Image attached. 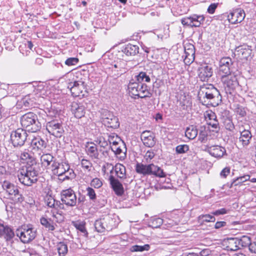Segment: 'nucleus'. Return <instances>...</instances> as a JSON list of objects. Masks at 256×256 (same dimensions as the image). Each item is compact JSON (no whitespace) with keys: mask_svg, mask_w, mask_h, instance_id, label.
Here are the masks:
<instances>
[{"mask_svg":"<svg viewBox=\"0 0 256 256\" xmlns=\"http://www.w3.org/2000/svg\"><path fill=\"white\" fill-rule=\"evenodd\" d=\"M2 192L6 195V198L12 200L14 203H22L24 200V196L20 192L18 186L5 180L0 182Z\"/></svg>","mask_w":256,"mask_h":256,"instance_id":"7ed1b4c3","label":"nucleus"},{"mask_svg":"<svg viewBox=\"0 0 256 256\" xmlns=\"http://www.w3.org/2000/svg\"><path fill=\"white\" fill-rule=\"evenodd\" d=\"M81 166L83 168L90 172L92 164L90 160L83 158L81 160Z\"/></svg>","mask_w":256,"mask_h":256,"instance_id":"8fccbe9b","label":"nucleus"},{"mask_svg":"<svg viewBox=\"0 0 256 256\" xmlns=\"http://www.w3.org/2000/svg\"><path fill=\"white\" fill-rule=\"evenodd\" d=\"M199 219L206 222H214L216 220L214 216L210 214L201 215L199 216Z\"/></svg>","mask_w":256,"mask_h":256,"instance_id":"864d4df0","label":"nucleus"},{"mask_svg":"<svg viewBox=\"0 0 256 256\" xmlns=\"http://www.w3.org/2000/svg\"><path fill=\"white\" fill-rule=\"evenodd\" d=\"M207 124L211 127L212 128V132L216 133H218L219 132L220 130V126L217 118L213 120L208 121Z\"/></svg>","mask_w":256,"mask_h":256,"instance_id":"49530a36","label":"nucleus"},{"mask_svg":"<svg viewBox=\"0 0 256 256\" xmlns=\"http://www.w3.org/2000/svg\"><path fill=\"white\" fill-rule=\"evenodd\" d=\"M212 75V68L208 66L202 67L199 69L198 77L202 82L208 81Z\"/></svg>","mask_w":256,"mask_h":256,"instance_id":"b1692460","label":"nucleus"},{"mask_svg":"<svg viewBox=\"0 0 256 256\" xmlns=\"http://www.w3.org/2000/svg\"><path fill=\"white\" fill-rule=\"evenodd\" d=\"M184 62L186 64L192 63L194 60L195 48L191 44H186L184 46Z\"/></svg>","mask_w":256,"mask_h":256,"instance_id":"f3484780","label":"nucleus"},{"mask_svg":"<svg viewBox=\"0 0 256 256\" xmlns=\"http://www.w3.org/2000/svg\"><path fill=\"white\" fill-rule=\"evenodd\" d=\"M86 146L88 154L92 158L98 159L99 153L96 144L92 142H88Z\"/></svg>","mask_w":256,"mask_h":256,"instance_id":"bb28decb","label":"nucleus"},{"mask_svg":"<svg viewBox=\"0 0 256 256\" xmlns=\"http://www.w3.org/2000/svg\"><path fill=\"white\" fill-rule=\"evenodd\" d=\"M154 175L159 178H164L166 174L163 170L159 166L153 164H150V176Z\"/></svg>","mask_w":256,"mask_h":256,"instance_id":"c85d7f7f","label":"nucleus"},{"mask_svg":"<svg viewBox=\"0 0 256 256\" xmlns=\"http://www.w3.org/2000/svg\"><path fill=\"white\" fill-rule=\"evenodd\" d=\"M114 172L118 178L121 180H124L126 178V170L123 164H116L114 166Z\"/></svg>","mask_w":256,"mask_h":256,"instance_id":"2f4dec72","label":"nucleus"},{"mask_svg":"<svg viewBox=\"0 0 256 256\" xmlns=\"http://www.w3.org/2000/svg\"><path fill=\"white\" fill-rule=\"evenodd\" d=\"M56 168H54L52 171L54 174H57L58 176H62L66 174L70 168L68 164H60L58 162L56 163Z\"/></svg>","mask_w":256,"mask_h":256,"instance_id":"7c9ffc66","label":"nucleus"},{"mask_svg":"<svg viewBox=\"0 0 256 256\" xmlns=\"http://www.w3.org/2000/svg\"><path fill=\"white\" fill-rule=\"evenodd\" d=\"M238 238H230L224 240L222 242L224 250L228 251L234 252L239 250L238 246Z\"/></svg>","mask_w":256,"mask_h":256,"instance_id":"4be33fe9","label":"nucleus"},{"mask_svg":"<svg viewBox=\"0 0 256 256\" xmlns=\"http://www.w3.org/2000/svg\"><path fill=\"white\" fill-rule=\"evenodd\" d=\"M222 80L226 94H232L238 86L236 76L230 74L226 76H222Z\"/></svg>","mask_w":256,"mask_h":256,"instance_id":"f8f14e48","label":"nucleus"},{"mask_svg":"<svg viewBox=\"0 0 256 256\" xmlns=\"http://www.w3.org/2000/svg\"><path fill=\"white\" fill-rule=\"evenodd\" d=\"M20 124L24 130L31 132L39 131L42 127L40 120L32 112L26 113L20 118Z\"/></svg>","mask_w":256,"mask_h":256,"instance_id":"20e7f679","label":"nucleus"},{"mask_svg":"<svg viewBox=\"0 0 256 256\" xmlns=\"http://www.w3.org/2000/svg\"><path fill=\"white\" fill-rule=\"evenodd\" d=\"M236 54L242 60H248L252 58L251 46L247 45L237 47L236 49Z\"/></svg>","mask_w":256,"mask_h":256,"instance_id":"a211bd4d","label":"nucleus"},{"mask_svg":"<svg viewBox=\"0 0 256 256\" xmlns=\"http://www.w3.org/2000/svg\"><path fill=\"white\" fill-rule=\"evenodd\" d=\"M228 210L225 208H222L213 212L212 214L214 216H219L226 214L228 212Z\"/></svg>","mask_w":256,"mask_h":256,"instance_id":"69168bd1","label":"nucleus"},{"mask_svg":"<svg viewBox=\"0 0 256 256\" xmlns=\"http://www.w3.org/2000/svg\"><path fill=\"white\" fill-rule=\"evenodd\" d=\"M16 235L24 244L32 240L36 236V230L30 226H24L16 230Z\"/></svg>","mask_w":256,"mask_h":256,"instance_id":"0eeeda50","label":"nucleus"},{"mask_svg":"<svg viewBox=\"0 0 256 256\" xmlns=\"http://www.w3.org/2000/svg\"><path fill=\"white\" fill-rule=\"evenodd\" d=\"M57 250L60 256H64L68 252L67 246L63 242L58 244Z\"/></svg>","mask_w":256,"mask_h":256,"instance_id":"de8ad7c7","label":"nucleus"},{"mask_svg":"<svg viewBox=\"0 0 256 256\" xmlns=\"http://www.w3.org/2000/svg\"><path fill=\"white\" fill-rule=\"evenodd\" d=\"M87 196H89L90 200H94L96 199V194L94 190L88 187L86 188Z\"/></svg>","mask_w":256,"mask_h":256,"instance_id":"052dcab7","label":"nucleus"},{"mask_svg":"<svg viewBox=\"0 0 256 256\" xmlns=\"http://www.w3.org/2000/svg\"><path fill=\"white\" fill-rule=\"evenodd\" d=\"M154 175L159 178H164L166 174L163 170L159 166L153 164H150V176Z\"/></svg>","mask_w":256,"mask_h":256,"instance_id":"c756f323","label":"nucleus"},{"mask_svg":"<svg viewBox=\"0 0 256 256\" xmlns=\"http://www.w3.org/2000/svg\"><path fill=\"white\" fill-rule=\"evenodd\" d=\"M56 200L51 196H47L46 198V203L50 208H55Z\"/></svg>","mask_w":256,"mask_h":256,"instance_id":"680f3d73","label":"nucleus"},{"mask_svg":"<svg viewBox=\"0 0 256 256\" xmlns=\"http://www.w3.org/2000/svg\"><path fill=\"white\" fill-rule=\"evenodd\" d=\"M28 134L24 128H18L12 132L10 140L14 147L23 146L27 140Z\"/></svg>","mask_w":256,"mask_h":256,"instance_id":"1a4fd4ad","label":"nucleus"},{"mask_svg":"<svg viewBox=\"0 0 256 256\" xmlns=\"http://www.w3.org/2000/svg\"><path fill=\"white\" fill-rule=\"evenodd\" d=\"M40 222L48 230L53 231L55 229L54 222L50 218L42 217L40 218Z\"/></svg>","mask_w":256,"mask_h":256,"instance_id":"c9c22d12","label":"nucleus"},{"mask_svg":"<svg viewBox=\"0 0 256 256\" xmlns=\"http://www.w3.org/2000/svg\"><path fill=\"white\" fill-rule=\"evenodd\" d=\"M79 60L77 58H70L66 60L64 64L68 66H72L77 64Z\"/></svg>","mask_w":256,"mask_h":256,"instance_id":"6e6d98bb","label":"nucleus"},{"mask_svg":"<svg viewBox=\"0 0 256 256\" xmlns=\"http://www.w3.org/2000/svg\"><path fill=\"white\" fill-rule=\"evenodd\" d=\"M190 20L192 24L194 22H204L205 20V18L203 15H198V14H192L190 16Z\"/></svg>","mask_w":256,"mask_h":256,"instance_id":"3c124183","label":"nucleus"},{"mask_svg":"<svg viewBox=\"0 0 256 256\" xmlns=\"http://www.w3.org/2000/svg\"><path fill=\"white\" fill-rule=\"evenodd\" d=\"M232 61L230 57H224L219 62V72L222 76L230 74Z\"/></svg>","mask_w":256,"mask_h":256,"instance_id":"4468645a","label":"nucleus"},{"mask_svg":"<svg viewBox=\"0 0 256 256\" xmlns=\"http://www.w3.org/2000/svg\"><path fill=\"white\" fill-rule=\"evenodd\" d=\"M245 16L244 11L240 8H238L230 13L228 16V20L231 24H236L242 22Z\"/></svg>","mask_w":256,"mask_h":256,"instance_id":"dca6fc26","label":"nucleus"},{"mask_svg":"<svg viewBox=\"0 0 256 256\" xmlns=\"http://www.w3.org/2000/svg\"><path fill=\"white\" fill-rule=\"evenodd\" d=\"M60 200L64 204L69 206H76L77 203L76 194L71 188L62 190L61 192Z\"/></svg>","mask_w":256,"mask_h":256,"instance_id":"9b49d317","label":"nucleus"},{"mask_svg":"<svg viewBox=\"0 0 256 256\" xmlns=\"http://www.w3.org/2000/svg\"><path fill=\"white\" fill-rule=\"evenodd\" d=\"M208 134L206 131L200 130L198 136V140L201 142L204 143L207 141Z\"/></svg>","mask_w":256,"mask_h":256,"instance_id":"e2e57ef3","label":"nucleus"},{"mask_svg":"<svg viewBox=\"0 0 256 256\" xmlns=\"http://www.w3.org/2000/svg\"><path fill=\"white\" fill-rule=\"evenodd\" d=\"M163 223V220L161 218H154L150 222V226L152 228H159Z\"/></svg>","mask_w":256,"mask_h":256,"instance_id":"603ef678","label":"nucleus"},{"mask_svg":"<svg viewBox=\"0 0 256 256\" xmlns=\"http://www.w3.org/2000/svg\"><path fill=\"white\" fill-rule=\"evenodd\" d=\"M46 130L50 134L56 138H60L64 132L62 123L57 120L48 122L46 124Z\"/></svg>","mask_w":256,"mask_h":256,"instance_id":"9d476101","label":"nucleus"},{"mask_svg":"<svg viewBox=\"0 0 256 256\" xmlns=\"http://www.w3.org/2000/svg\"><path fill=\"white\" fill-rule=\"evenodd\" d=\"M189 150V146L187 144H180L176 148V152L178 154L186 153Z\"/></svg>","mask_w":256,"mask_h":256,"instance_id":"09e8293b","label":"nucleus"},{"mask_svg":"<svg viewBox=\"0 0 256 256\" xmlns=\"http://www.w3.org/2000/svg\"><path fill=\"white\" fill-rule=\"evenodd\" d=\"M104 224L106 227V230L110 231L112 230L114 227L113 223L114 222V220L110 216H106V217L102 218Z\"/></svg>","mask_w":256,"mask_h":256,"instance_id":"ea45409f","label":"nucleus"},{"mask_svg":"<svg viewBox=\"0 0 256 256\" xmlns=\"http://www.w3.org/2000/svg\"><path fill=\"white\" fill-rule=\"evenodd\" d=\"M229 115V111L224 110L221 112L220 118L226 130L230 132H233L235 127L232 119Z\"/></svg>","mask_w":256,"mask_h":256,"instance_id":"aec40b11","label":"nucleus"},{"mask_svg":"<svg viewBox=\"0 0 256 256\" xmlns=\"http://www.w3.org/2000/svg\"><path fill=\"white\" fill-rule=\"evenodd\" d=\"M250 175H244L242 176H240L238 178H237L236 179L234 180L233 182H232L230 188H232V185L234 186H238L239 184H242L244 182H246L248 180H250Z\"/></svg>","mask_w":256,"mask_h":256,"instance_id":"37998d69","label":"nucleus"},{"mask_svg":"<svg viewBox=\"0 0 256 256\" xmlns=\"http://www.w3.org/2000/svg\"><path fill=\"white\" fill-rule=\"evenodd\" d=\"M136 170L138 174L144 176H150V164H144L142 163H138L136 166Z\"/></svg>","mask_w":256,"mask_h":256,"instance_id":"72a5a7b5","label":"nucleus"},{"mask_svg":"<svg viewBox=\"0 0 256 256\" xmlns=\"http://www.w3.org/2000/svg\"><path fill=\"white\" fill-rule=\"evenodd\" d=\"M122 52L127 56H133L138 53L139 48L137 45L128 44L122 48Z\"/></svg>","mask_w":256,"mask_h":256,"instance_id":"a878e982","label":"nucleus"},{"mask_svg":"<svg viewBox=\"0 0 256 256\" xmlns=\"http://www.w3.org/2000/svg\"><path fill=\"white\" fill-rule=\"evenodd\" d=\"M42 166L52 171L56 168V159L50 154H44L40 156Z\"/></svg>","mask_w":256,"mask_h":256,"instance_id":"2eb2a0df","label":"nucleus"},{"mask_svg":"<svg viewBox=\"0 0 256 256\" xmlns=\"http://www.w3.org/2000/svg\"><path fill=\"white\" fill-rule=\"evenodd\" d=\"M141 140L142 142L148 148H152L154 146L156 142L154 134H152L151 136H149L148 138L142 139Z\"/></svg>","mask_w":256,"mask_h":256,"instance_id":"58836bf2","label":"nucleus"},{"mask_svg":"<svg viewBox=\"0 0 256 256\" xmlns=\"http://www.w3.org/2000/svg\"><path fill=\"white\" fill-rule=\"evenodd\" d=\"M102 185V182L98 178H94L90 182V186L96 188H100Z\"/></svg>","mask_w":256,"mask_h":256,"instance_id":"13d9d810","label":"nucleus"},{"mask_svg":"<svg viewBox=\"0 0 256 256\" xmlns=\"http://www.w3.org/2000/svg\"><path fill=\"white\" fill-rule=\"evenodd\" d=\"M74 114L76 118H80L85 114V108L84 106H78L74 110Z\"/></svg>","mask_w":256,"mask_h":256,"instance_id":"c03bdc74","label":"nucleus"},{"mask_svg":"<svg viewBox=\"0 0 256 256\" xmlns=\"http://www.w3.org/2000/svg\"><path fill=\"white\" fill-rule=\"evenodd\" d=\"M130 62H126L124 60H119L114 61L109 69L111 71L110 74L114 78H118L126 73L132 66L128 65Z\"/></svg>","mask_w":256,"mask_h":256,"instance_id":"423d86ee","label":"nucleus"},{"mask_svg":"<svg viewBox=\"0 0 256 256\" xmlns=\"http://www.w3.org/2000/svg\"><path fill=\"white\" fill-rule=\"evenodd\" d=\"M108 143L112 144V146L118 145L120 138L118 136L115 137L114 136H110L108 139Z\"/></svg>","mask_w":256,"mask_h":256,"instance_id":"bf43d9fd","label":"nucleus"},{"mask_svg":"<svg viewBox=\"0 0 256 256\" xmlns=\"http://www.w3.org/2000/svg\"><path fill=\"white\" fill-rule=\"evenodd\" d=\"M251 238L250 236H242L240 238H238V246L239 250L242 248H246L250 244Z\"/></svg>","mask_w":256,"mask_h":256,"instance_id":"4c0bfd02","label":"nucleus"},{"mask_svg":"<svg viewBox=\"0 0 256 256\" xmlns=\"http://www.w3.org/2000/svg\"><path fill=\"white\" fill-rule=\"evenodd\" d=\"M178 102L180 106L184 110L190 108L192 106V98L188 94H180L179 97Z\"/></svg>","mask_w":256,"mask_h":256,"instance_id":"393cba45","label":"nucleus"},{"mask_svg":"<svg viewBox=\"0 0 256 256\" xmlns=\"http://www.w3.org/2000/svg\"><path fill=\"white\" fill-rule=\"evenodd\" d=\"M14 236V233L10 227L0 224V237L8 241L12 239Z\"/></svg>","mask_w":256,"mask_h":256,"instance_id":"5701e85b","label":"nucleus"},{"mask_svg":"<svg viewBox=\"0 0 256 256\" xmlns=\"http://www.w3.org/2000/svg\"><path fill=\"white\" fill-rule=\"evenodd\" d=\"M206 150L212 156L222 158L226 154V150L224 147L216 146H206Z\"/></svg>","mask_w":256,"mask_h":256,"instance_id":"6ab92c4d","label":"nucleus"},{"mask_svg":"<svg viewBox=\"0 0 256 256\" xmlns=\"http://www.w3.org/2000/svg\"><path fill=\"white\" fill-rule=\"evenodd\" d=\"M31 146L34 149L42 150L46 147V143L40 137H36L32 140Z\"/></svg>","mask_w":256,"mask_h":256,"instance_id":"473e14b6","label":"nucleus"},{"mask_svg":"<svg viewBox=\"0 0 256 256\" xmlns=\"http://www.w3.org/2000/svg\"><path fill=\"white\" fill-rule=\"evenodd\" d=\"M198 132L197 128L195 126H191L186 128L185 136L188 139L193 140L197 136Z\"/></svg>","mask_w":256,"mask_h":256,"instance_id":"e433bc0d","label":"nucleus"},{"mask_svg":"<svg viewBox=\"0 0 256 256\" xmlns=\"http://www.w3.org/2000/svg\"><path fill=\"white\" fill-rule=\"evenodd\" d=\"M109 181L110 186L117 196H122L124 192V188L122 183L113 175H110Z\"/></svg>","mask_w":256,"mask_h":256,"instance_id":"412c9836","label":"nucleus"},{"mask_svg":"<svg viewBox=\"0 0 256 256\" xmlns=\"http://www.w3.org/2000/svg\"><path fill=\"white\" fill-rule=\"evenodd\" d=\"M136 80L139 82H150V78L146 72H141L138 75L136 76Z\"/></svg>","mask_w":256,"mask_h":256,"instance_id":"a19ab883","label":"nucleus"},{"mask_svg":"<svg viewBox=\"0 0 256 256\" xmlns=\"http://www.w3.org/2000/svg\"><path fill=\"white\" fill-rule=\"evenodd\" d=\"M74 226L76 228L83 233L84 235L85 236H87L88 234L86 232L85 226L84 224L78 223L74 224Z\"/></svg>","mask_w":256,"mask_h":256,"instance_id":"4d7b16f0","label":"nucleus"},{"mask_svg":"<svg viewBox=\"0 0 256 256\" xmlns=\"http://www.w3.org/2000/svg\"><path fill=\"white\" fill-rule=\"evenodd\" d=\"M20 158L26 161L27 164L25 168L18 171V180L22 184L30 186L38 181L37 176L41 170L40 164L36 162L32 153L26 150L22 152Z\"/></svg>","mask_w":256,"mask_h":256,"instance_id":"f257e3e1","label":"nucleus"},{"mask_svg":"<svg viewBox=\"0 0 256 256\" xmlns=\"http://www.w3.org/2000/svg\"><path fill=\"white\" fill-rule=\"evenodd\" d=\"M181 23L184 26L192 27V24L190 22V16L182 18Z\"/></svg>","mask_w":256,"mask_h":256,"instance_id":"0e129e2a","label":"nucleus"},{"mask_svg":"<svg viewBox=\"0 0 256 256\" xmlns=\"http://www.w3.org/2000/svg\"><path fill=\"white\" fill-rule=\"evenodd\" d=\"M128 90L130 94L136 96L138 98H146L151 97L152 94L148 88L146 84L131 80L128 84Z\"/></svg>","mask_w":256,"mask_h":256,"instance_id":"39448f33","label":"nucleus"},{"mask_svg":"<svg viewBox=\"0 0 256 256\" xmlns=\"http://www.w3.org/2000/svg\"><path fill=\"white\" fill-rule=\"evenodd\" d=\"M101 118L103 124L108 128L116 129L120 126L118 118L107 110H102Z\"/></svg>","mask_w":256,"mask_h":256,"instance_id":"6e6552de","label":"nucleus"},{"mask_svg":"<svg viewBox=\"0 0 256 256\" xmlns=\"http://www.w3.org/2000/svg\"><path fill=\"white\" fill-rule=\"evenodd\" d=\"M94 228L98 232H104L106 228L104 226L102 218L96 220L94 222Z\"/></svg>","mask_w":256,"mask_h":256,"instance_id":"a18cd8bd","label":"nucleus"},{"mask_svg":"<svg viewBox=\"0 0 256 256\" xmlns=\"http://www.w3.org/2000/svg\"><path fill=\"white\" fill-rule=\"evenodd\" d=\"M22 102L25 107L34 106L38 103L36 98L32 94L26 96L22 98Z\"/></svg>","mask_w":256,"mask_h":256,"instance_id":"f704fd0d","label":"nucleus"},{"mask_svg":"<svg viewBox=\"0 0 256 256\" xmlns=\"http://www.w3.org/2000/svg\"><path fill=\"white\" fill-rule=\"evenodd\" d=\"M68 88L70 90L73 96H84V94H82V93L85 88V84L84 82L82 80H74L69 82L68 84Z\"/></svg>","mask_w":256,"mask_h":256,"instance_id":"ddd939ff","label":"nucleus"},{"mask_svg":"<svg viewBox=\"0 0 256 256\" xmlns=\"http://www.w3.org/2000/svg\"><path fill=\"white\" fill-rule=\"evenodd\" d=\"M204 116L206 123L208 122V121L213 120L217 118L216 114L212 110L206 111Z\"/></svg>","mask_w":256,"mask_h":256,"instance_id":"5fc2aeb1","label":"nucleus"},{"mask_svg":"<svg viewBox=\"0 0 256 256\" xmlns=\"http://www.w3.org/2000/svg\"><path fill=\"white\" fill-rule=\"evenodd\" d=\"M199 96L200 100L206 105L216 106L222 101V96L219 90L211 84L200 86Z\"/></svg>","mask_w":256,"mask_h":256,"instance_id":"f03ea898","label":"nucleus"},{"mask_svg":"<svg viewBox=\"0 0 256 256\" xmlns=\"http://www.w3.org/2000/svg\"><path fill=\"white\" fill-rule=\"evenodd\" d=\"M218 3H213L210 4L207 10L208 12L210 14H213L214 12L216 9L218 7Z\"/></svg>","mask_w":256,"mask_h":256,"instance_id":"774afa93","label":"nucleus"},{"mask_svg":"<svg viewBox=\"0 0 256 256\" xmlns=\"http://www.w3.org/2000/svg\"><path fill=\"white\" fill-rule=\"evenodd\" d=\"M150 248V246L148 244H146L144 246L134 245L130 247V250L132 252H144L148 251Z\"/></svg>","mask_w":256,"mask_h":256,"instance_id":"79ce46f5","label":"nucleus"},{"mask_svg":"<svg viewBox=\"0 0 256 256\" xmlns=\"http://www.w3.org/2000/svg\"><path fill=\"white\" fill-rule=\"evenodd\" d=\"M155 156V154L152 150H148L147 151L144 156V158L147 162H148V160H151L152 158H154Z\"/></svg>","mask_w":256,"mask_h":256,"instance_id":"338daca9","label":"nucleus"},{"mask_svg":"<svg viewBox=\"0 0 256 256\" xmlns=\"http://www.w3.org/2000/svg\"><path fill=\"white\" fill-rule=\"evenodd\" d=\"M240 132V141L242 142L243 146H248L252 138L251 132L248 130H244L242 132Z\"/></svg>","mask_w":256,"mask_h":256,"instance_id":"cd10ccee","label":"nucleus"}]
</instances>
